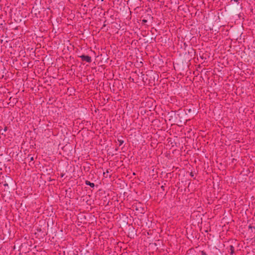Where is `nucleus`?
I'll return each instance as SVG.
<instances>
[{
    "label": "nucleus",
    "instance_id": "obj_6",
    "mask_svg": "<svg viewBox=\"0 0 255 255\" xmlns=\"http://www.w3.org/2000/svg\"><path fill=\"white\" fill-rule=\"evenodd\" d=\"M30 159H31V160L33 159V157H30Z\"/></svg>",
    "mask_w": 255,
    "mask_h": 255
},
{
    "label": "nucleus",
    "instance_id": "obj_5",
    "mask_svg": "<svg viewBox=\"0 0 255 255\" xmlns=\"http://www.w3.org/2000/svg\"><path fill=\"white\" fill-rule=\"evenodd\" d=\"M234 1L238 2L239 0H233Z\"/></svg>",
    "mask_w": 255,
    "mask_h": 255
},
{
    "label": "nucleus",
    "instance_id": "obj_1",
    "mask_svg": "<svg viewBox=\"0 0 255 255\" xmlns=\"http://www.w3.org/2000/svg\"><path fill=\"white\" fill-rule=\"evenodd\" d=\"M80 57L81 58V59L83 60V61H86L88 63H90L91 62V57L88 56V55H81L80 56Z\"/></svg>",
    "mask_w": 255,
    "mask_h": 255
},
{
    "label": "nucleus",
    "instance_id": "obj_4",
    "mask_svg": "<svg viewBox=\"0 0 255 255\" xmlns=\"http://www.w3.org/2000/svg\"><path fill=\"white\" fill-rule=\"evenodd\" d=\"M7 127H5L4 129V131H6L7 130Z\"/></svg>",
    "mask_w": 255,
    "mask_h": 255
},
{
    "label": "nucleus",
    "instance_id": "obj_3",
    "mask_svg": "<svg viewBox=\"0 0 255 255\" xmlns=\"http://www.w3.org/2000/svg\"><path fill=\"white\" fill-rule=\"evenodd\" d=\"M118 141L119 142V145H121L123 143V142H124L123 140H119V139Z\"/></svg>",
    "mask_w": 255,
    "mask_h": 255
},
{
    "label": "nucleus",
    "instance_id": "obj_2",
    "mask_svg": "<svg viewBox=\"0 0 255 255\" xmlns=\"http://www.w3.org/2000/svg\"><path fill=\"white\" fill-rule=\"evenodd\" d=\"M86 185H90L92 187H94L95 185L93 183H91L90 181H86Z\"/></svg>",
    "mask_w": 255,
    "mask_h": 255
}]
</instances>
